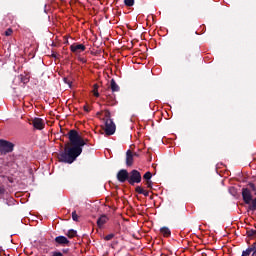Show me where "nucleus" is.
I'll list each match as a JSON object with an SVG mask.
<instances>
[{
	"label": "nucleus",
	"mask_w": 256,
	"mask_h": 256,
	"mask_svg": "<svg viewBox=\"0 0 256 256\" xmlns=\"http://www.w3.org/2000/svg\"><path fill=\"white\" fill-rule=\"evenodd\" d=\"M148 187H151V181L147 180Z\"/></svg>",
	"instance_id": "nucleus-28"
},
{
	"label": "nucleus",
	"mask_w": 256,
	"mask_h": 256,
	"mask_svg": "<svg viewBox=\"0 0 256 256\" xmlns=\"http://www.w3.org/2000/svg\"><path fill=\"white\" fill-rule=\"evenodd\" d=\"M70 49L72 53H75L76 55H79V53H83L85 51V45L83 44H72L70 46Z\"/></svg>",
	"instance_id": "nucleus-6"
},
{
	"label": "nucleus",
	"mask_w": 256,
	"mask_h": 256,
	"mask_svg": "<svg viewBox=\"0 0 256 256\" xmlns=\"http://www.w3.org/2000/svg\"><path fill=\"white\" fill-rule=\"evenodd\" d=\"M126 7H133L135 5V0H124Z\"/></svg>",
	"instance_id": "nucleus-15"
},
{
	"label": "nucleus",
	"mask_w": 256,
	"mask_h": 256,
	"mask_svg": "<svg viewBox=\"0 0 256 256\" xmlns=\"http://www.w3.org/2000/svg\"><path fill=\"white\" fill-rule=\"evenodd\" d=\"M136 192L140 193V195H142V193H145V190L142 187L138 186V187H136Z\"/></svg>",
	"instance_id": "nucleus-22"
},
{
	"label": "nucleus",
	"mask_w": 256,
	"mask_h": 256,
	"mask_svg": "<svg viewBox=\"0 0 256 256\" xmlns=\"http://www.w3.org/2000/svg\"><path fill=\"white\" fill-rule=\"evenodd\" d=\"M105 133H106V135H113L115 133V123H113V120L106 119Z\"/></svg>",
	"instance_id": "nucleus-4"
},
{
	"label": "nucleus",
	"mask_w": 256,
	"mask_h": 256,
	"mask_svg": "<svg viewBox=\"0 0 256 256\" xmlns=\"http://www.w3.org/2000/svg\"><path fill=\"white\" fill-rule=\"evenodd\" d=\"M250 188L252 189V191H255V195H256V189H255V185L250 184Z\"/></svg>",
	"instance_id": "nucleus-25"
},
{
	"label": "nucleus",
	"mask_w": 256,
	"mask_h": 256,
	"mask_svg": "<svg viewBox=\"0 0 256 256\" xmlns=\"http://www.w3.org/2000/svg\"><path fill=\"white\" fill-rule=\"evenodd\" d=\"M142 195H145V197H148V196H149V192L144 190V192L142 193Z\"/></svg>",
	"instance_id": "nucleus-26"
},
{
	"label": "nucleus",
	"mask_w": 256,
	"mask_h": 256,
	"mask_svg": "<svg viewBox=\"0 0 256 256\" xmlns=\"http://www.w3.org/2000/svg\"><path fill=\"white\" fill-rule=\"evenodd\" d=\"M75 235H77V231H75V230H69L67 232V236L70 237V238L75 237Z\"/></svg>",
	"instance_id": "nucleus-17"
},
{
	"label": "nucleus",
	"mask_w": 256,
	"mask_h": 256,
	"mask_svg": "<svg viewBox=\"0 0 256 256\" xmlns=\"http://www.w3.org/2000/svg\"><path fill=\"white\" fill-rule=\"evenodd\" d=\"M55 241L58 243V245H68L69 243V240L65 236H57Z\"/></svg>",
	"instance_id": "nucleus-10"
},
{
	"label": "nucleus",
	"mask_w": 256,
	"mask_h": 256,
	"mask_svg": "<svg viewBox=\"0 0 256 256\" xmlns=\"http://www.w3.org/2000/svg\"><path fill=\"white\" fill-rule=\"evenodd\" d=\"M137 157V153H133L131 150L126 152V165L127 167H131L133 165V159Z\"/></svg>",
	"instance_id": "nucleus-7"
},
{
	"label": "nucleus",
	"mask_w": 256,
	"mask_h": 256,
	"mask_svg": "<svg viewBox=\"0 0 256 256\" xmlns=\"http://www.w3.org/2000/svg\"><path fill=\"white\" fill-rule=\"evenodd\" d=\"M242 197L245 201V203H247V205H249V203H251V201H253V197L251 196V191H249V189L244 188L242 190Z\"/></svg>",
	"instance_id": "nucleus-9"
},
{
	"label": "nucleus",
	"mask_w": 256,
	"mask_h": 256,
	"mask_svg": "<svg viewBox=\"0 0 256 256\" xmlns=\"http://www.w3.org/2000/svg\"><path fill=\"white\" fill-rule=\"evenodd\" d=\"M160 233H162L164 237H169L171 235V230H169L167 227H163L160 229Z\"/></svg>",
	"instance_id": "nucleus-12"
},
{
	"label": "nucleus",
	"mask_w": 256,
	"mask_h": 256,
	"mask_svg": "<svg viewBox=\"0 0 256 256\" xmlns=\"http://www.w3.org/2000/svg\"><path fill=\"white\" fill-rule=\"evenodd\" d=\"M107 221H109V218H107V216L102 215L98 220H97V225L98 227H103L105 223H107Z\"/></svg>",
	"instance_id": "nucleus-11"
},
{
	"label": "nucleus",
	"mask_w": 256,
	"mask_h": 256,
	"mask_svg": "<svg viewBox=\"0 0 256 256\" xmlns=\"http://www.w3.org/2000/svg\"><path fill=\"white\" fill-rule=\"evenodd\" d=\"M115 237V234H108L107 236L104 237L105 241H111Z\"/></svg>",
	"instance_id": "nucleus-20"
},
{
	"label": "nucleus",
	"mask_w": 256,
	"mask_h": 256,
	"mask_svg": "<svg viewBox=\"0 0 256 256\" xmlns=\"http://www.w3.org/2000/svg\"><path fill=\"white\" fill-rule=\"evenodd\" d=\"M15 145L7 140H0V153L7 154L13 151Z\"/></svg>",
	"instance_id": "nucleus-2"
},
{
	"label": "nucleus",
	"mask_w": 256,
	"mask_h": 256,
	"mask_svg": "<svg viewBox=\"0 0 256 256\" xmlns=\"http://www.w3.org/2000/svg\"><path fill=\"white\" fill-rule=\"evenodd\" d=\"M255 249L254 248H247L242 252V256H249L251 253H254Z\"/></svg>",
	"instance_id": "nucleus-14"
},
{
	"label": "nucleus",
	"mask_w": 256,
	"mask_h": 256,
	"mask_svg": "<svg viewBox=\"0 0 256 256\" xmlns=\"http://www.w3.org/2000/svg\"><path fill=\"white\" fill-rule=\"evenodd\" d=\"M64 83H66V85H68V87H71V80L64 78Z\"/></svg>",
	"instance_id": "nucleus-24"
},
{
	"label": "nucleus",
	"mask_w": 256,
	"mask_h": 256,
	"mask_svg": "<svg viewBox=\"0 0 256 256\" xmlns=\"http://www.w3.org/2000/svg\"><path fill=\"white\" fill-rule=\"evenodd\" d=\"M250 209H252L253 211H255L256 209V198L254 200H252V203L250 205Z\"/></svg>",
	"instance_id": "nucleus-21"
},
{
	"label": "nucleus",
	"mask_w": 256,
	"mask_h": 256,
	"mask_svg": "<svg viewBox=\"0 0 256 256\" xmlns=\"http://www.w3.org/2000/svg\"><path fill=\"white\" fill-rule=\"evenodd\" d=\"M72 219L73 221H79V216L77 215L76 211L72 212Z\"/></svg>",
	"instance_id": "nucleus-19"
},
{
	"label": "nucleus",
	"mask_w": 256,
	"mask_h": 256,
	"mask_svg": "<svg viewBox=\"0 0 256 256\" xmlns=\"http://www.w3.org/2000/svg\"><path fill=\"white\" fill-rule=\"evenodd\" d=\"M252 256H256V249H254Z\"/></svg>",
	"instance_id": "nucleus-29"
},
{
	"label": "nucleus",
	"mask_w": 256,
	"mask_h": 256,
	"mask_svg": "<svg viewBox=\"0 0 256 256\" xmlns=\"http://www.w3.org/2000/svg\"><path fill=\"white\" fill-rule=\"evenodd\" d=\"M117 179L120 183H125L129 179V172L127 170H120L117 174Z\"/></svg>",
	"instance_id": "nucleus-8"
},
{
	"label": "nucleus",
	"mask_w": 256,
	"mask_h": 256,
	"mask_svg": "<svg viewBox=\"0 0 256 256\" xmlns=\"http://www.w3.org/2000/svg\"><path fill=\"white\" fill-rule=\"evenodd\" d=\"M111 90H112L113 92L119 91V85H117V83L115 82V80H111Z\"/></svg>",
	"instance_id": "nucleus-13"
},
{
	"label": "nucleus",
	"mask_w": 256,
	"mask_h": 256,
	"mask_svg": "<svg viewBox=\"0 0 256 256\" xmlns=\"http://www.w3.org/2000/svg\"><path fill=\"white\" fill-rule=\"evenodd\" d=\"M69 141L65 147V151L60 154L59 159L63 163H73L81 153H83V147H85V140L75 130L69 132Z\"/></svg>",
	"instance_id": "nucleus-1"
},
{
	"label": "nucleus",
	"mask_w": 256,
	"mask_h": 256,
	"mask_svg": "<svg viewBox=\"0 0 256 256\" xmlns=\"http://www.w3.org/2000/svg\"><path fill=\"white\" fill-rule=\"evenodd\" d=\"M84 110L88 113L89 108L87 106H84Z\"/></svg>",
	"instance_id": "nucleus-27"
},
{
	"label": "nucleus",
	"mask_w": 256,
	"mask_h": 256,
	"mask_svg": "<svg viewBox=\"0 0 256 256\" xmlns=\"http://www.w3.org/2000/svg\"><path fill=\"white\" fill-rule=\"evenodd\" d=\"M31 124L33 125L34 129H38L39 131L45 128V121H43L41 118H33Z\"/></svg>",
	"instance_id": "nucleus-5"
},
{
	"label": "nucleus",
	"mask_w": 256,
	"mask_h": 256,
	"mask_svg": "<svg viewBox=\"0 0 256 256\" xmlns=\"http://www.w3.org/2000/svg\"><path fill=\"white\" fill-rule=\"evenodd\" d=\"M97 89H99V86L97 84H94V90L92 91V93L95 97H99V92L97 91Z\"/></svg>",
	"instance_id": "nucleus-16"
},
{
	"label": "nucleus",
	"mask_w": 256,
	"mask_h": 256,
	"mask_svg": "<svg viewBox=\"0 0 256 256\" xmlns=\"http://www.w3.org/2000/svg\"><path fill=\"white\" fill-rule=\"evenodd\" d=\"M151 177H152L151 172H146V173L144 174V179H146V181H150V180H151Z\"/></svg>",
	"instance_id": "nucleus-18"
},
{
	"label": "nucleus",
	"mask_w": 256,
	"mask_h": 256,
	"mask_svg": "<svg viewBox=\"0 0 256 256\" xmlns=\"http://www.w3.org/2000/svg\"><path fill=\"white\" fill-rule=\"evenodd\" d=\"M128 181L131 185H133V183H141V173L137 170H133L130 173V177H128Z\"/></svg>",
	"instance_id": "nucleus-3"
},
{
	"label": "nucleus",
	"mask_w": 256,
	"mask_h": 256,
	"mask_svg": "<svg viewBox=\"0 0 256 256\" xmlns=\"http://www.w3.org/2000/svg\"><path fill=\"white\" fill-rule=\"evenodd\" d=\"M12 34H13V30L12 29H8V30L5 31L6 37L11 36Z\"/></svg>",
	"instance_id": "nucleus-23"
}]
</instances>
